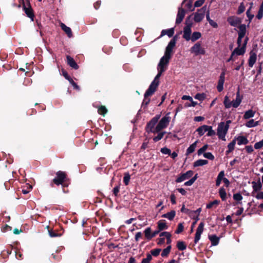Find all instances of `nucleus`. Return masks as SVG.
<instances>
[{
    "instance_id": "obj_61",
    "label": "nucleus",
    "mask_w": 263,
    "mask_h": 263,
    "mask_svg": "<svg viewBox=\"0 0 263 263\" xmlns=\"http://www.w3.org/2000/svg\"><path fill=\"white\" fill-rule=\"evenodd\" d=\"M208 133L206 134L207 136H212L215 135V132L213 130L212 127L211 126H208Z\"/></svg>"
},
{
    "instance_id": "obj_25",
    "label": "nucleus",
    "mask_w": 263,
    "mask_h": 263,
    "mask_svg": "<svg viewBox=\"0 0 263 263\" xmlns=\"http://www.w3.org/2000/svg\"><path fill=\"white\" fill-rule=\"evenodd\" d=\"M234 139H236V141H237V144L239 145H242V144H247L249 143V140L248 139L243 136H239L237 137H235Z\"/></svg>"
},
{
    "instance_id": "obj_32",
    "label": "nucleus",
    "mask_w": 263,
    "mask_h": 263,
    "mask_svg": "<svg viewBox=\"0 0 263 263\" xmlns=\"http://www.w3.org/2000/svg\"><path fill=\"white\" fill-rule=\"evenodd\" d=\"M158 229L159 231H161L164 230H166L168 228V226L166 225L165 222L164 220H161L158 222Z\"/></svg>"
},
{
    "instance_id": "obj_22",
    "label": "nucleus",
    "mask_w": 263,
    "mask_h": 263,
    "mask_svg": "<svg viewBox=\"0 0 263 263\" xmlns=\"http://www.w3.org/2000/svg\"><path fill=\"white\" fill-rule=\"evenodd\" d=\"M183 33V38L186 41H190L192 36V28H190V27L187 28L184 27Z\"/></svg>"
},
{
    "instance_id": "obj_56",
    "label": "nucleus",
    "mask_w": 263,
    "mask_h": 263,
    "mask_svg": "<svg viewBox=\"0 0 263 263\" xmlns=\"http://www.w3.org/2000/svg\"><path fill=\"white\" fill-rule=\"evenodd\" d=\"M161 251V249H155L152 250L151 251V254L152 255H153L154 256H157L160 254V252Z\"/></svg>"
},
{
    "instance_id": "obj_27",
    "label": "nucleus",
    "mask_w": 263,
    "mask_h": 263,
    "mask_svg": "<svg viewBox=\"0 0 263 263\" xmlns=\"http://www.w3.org/2000/svg\"><path fill=\"white\" fill-rule=\"evenodd\" d=\"M209 239L211 241L212 246H217L219 243L220 238L216 235H209Z\"/></svg>"
},
{
    "instance_id": "obj_41",
    "label": "nucleus",
    "mask_w": 263,
    "mask_h": 263,
    "mask_svg": "<svg viewBox=\"0 0 263 263\" xmlns=\"http://www.w3.org/2000/svg\"><path fill=\"white\" fill-rule=\"evenodd\" d=\"M158 133V135L157 136L154 137L153 138V141L155 142H157L158 141H159V140H160L161 139H162L164 135V134H166V132H159Z\"/></svg>"
},
{
    "instance_id": "obj_19",
    "label": "nucleus",
    "mask_w": 263,
    "mask_h": 263,
    "mask_svg": "<svg viewBox=\"0 0 263 263\" xmlns=\"http://www.w3.org/2000/svg\"><path fill=\"white\" fill-rule=\"evenodd\" d=\"M242 97L240 96L239 88H238L236 92V97L235 100L232 101V106L234 108L238 107L242 101Z\"/></svg>"
},
{
    "instance_id": "obj_35",
    "label": "nucleus",
    "mask_w": 263,
    "mask_h": 263,
    "mask_svg": "<svg viewBox=\"0 0 263 263\" xmlns=\"http://www.w3.org/2000/svg\"><path fill=\"white\" fill-rule=\"evenodd\" d=\"M208 163V161L207 160L199 159L194 162L193 166L194 167H196L206 165Z\"/></svg>"
},
{
    "instance_id": "obj_62",
    "label": "nucleus",
    "mask_w": 263,
    "mask_h": 263,
    "mask_svg": "<svg viewBox=\"0 0 263 263\" xmlns=\"http://www.w3.org/2000/svg\"><path fill=\"white\" fill-rule=\"evenodd\" d=\"M236 144V139H234L228 145V148L232 149L234 151L235 148V145Z\"/></svg>"
},
{
    "instance_id": "obj_31",
    "label": "nucleus",
    "mask_w": 263,
    "mask_h": 263,
    "mask_svg": "<svg viewBox=\"0 0 263 263\" xmlns=\"http://www.w3.org/2000/svg\"><path fill=\"white\" fill-rule=\"evenodd\" d=\"M48 234L51 237H60L62 235V233H59L58 230L53 229H49Z\"/></svg>"
},
{
    "instance_id": "obj_39",
    "label": "nucleus",
    "mask_w": 263,
    "mask_h": 263,
    "mask_svg": "<svg viewBox=\"0 0 263 263\" xmlns=\"http://www.w3.org/2000/svg\"><path fill=\"white\" fill-rule=\"evenodd\" d=\"M144 235L145 238L147 240H151L152 237V229L150 227H148L144 231Z\"/></svg>"
},
{
    "instance_id": "obj_46",
    "label": "nucleus",
    "mask_w": 263,
    "mask_h": 263,
    "mask_svg": "<svg viewBox=\"0 0 263 263\" xmlns=\"http://www.w3.org/2000/svg\"><path fill=\"white\" fill-rule=\"evenodd\" d=\"M245 9H246V7L244 5V3L243 2L241 3L240 4V5L238 7V10L237 11V14L239 15V14L242 13L245 11Z\"/></svg>"
},
{
    "instance_id": "obj_49",
    "label": "nucleus",
    "mask_w": 263,
    "mask_h": 263,
    "mask_svg": "<svg viewBox=\"0 0 263 263\" xmlns=\"http://www.w3.org/2000/svg\"><path fill=\"white\" fill-rule=\"evenodd\" d=\"M201 212V208H198V209H197L195 211L191 210V215H190V217H194L196 216H198V217H199V216Z\"/></svg>"
},
{
    "instance_id": "obj_33",
    "label": "nucleus",
    "mask_w": 263,
    "mask_h": 263,
    "mask_svg": "<svg viewBox=\"0 0 263 263\" xmlns=\"http://www.w3.org/2000/svg\"><path fill=\"white\" fill-rule=\"evenodd\" d=\"M198 142V141L197 140L193 144H192L186 149V155H188L195 151V149L197 146V144Z\"/></svg>"
},
{
    "instance_id": "obj_54",
    "label": "nucleus",
    "mask_w": 263,
    "mask_h": 263,
    "mask_svg": "<svg viewBox=\"0 0 263 263\" xmlns=\"http://www.w3.org/2000/svg\"><path fill=\"white\" fill-rule=\"evenodd\" d=\"M195 98L199 100V101H203L205 98V95L203 93H198L195 96Z\"/></svg>"
},
{
    "instance_id": "obj_5",
    "label": "nucleus",
    "mask_w": 263,
    "mask_h": 263,
    "mask_svg": "<svg viewBox=\"0 0 263 263\" xmlns=\"http://www.w3.org/2000/svg\"><path fill=\"white\" fill-rule=\"evenodd\" d=\"M228 125L225 126V123L224 122H221L219 123L217 132V135L219 139L225 141V137L228 133Z\"/></svg>"
},
{
    "instance_id": "obj_63",
    "label": "nucleus",
    "mask_w": 263,
    "mask_h": 263,
    "mask_svg": "<svg viewBox=\"0 0 263 263\" xmlns=\"http://www.w3.org/2000/svg\"><path fill=\"white\" fill-rule=\"evenodd\" d=\"M262 146H263V139L258 142L255 143L254 144V148L256 149H260Z\"/></svg>"
},
{
    "instance_id": "obj_52",
    "label": "nucleus",
    "mask_w": 263,
    "mask_h": 263,
    "mask_svg": "<svg viewBox=\"0 0 263 263\" xmlns=\"http://www.w3.org/2000/svg\"><path fill=\"white\" fill-rule=\"evenodd\" d=\"M208 147V144H205L203 145L201 148H200L199 149H198L197 152V154L198 156H200L202 155V154L204 153L205 151L207 149Z\"/></svg>"
},
{
    "instance_id": "obj_48",
    "label": "nucleus",
    "mask_w": 263,
    "mask_h": 263,
    "mask_svg": "<svg viewBox=\"0 0 263 263\" xmlns=\"http://www.w3.org/2000/svg\"><path fill=\"white\" fill-rule=\"evenodd\" d=\"M220 203V201L218 200H214V201L210 202L208 204H206V208L207 209H211L212 208L214 205H218Z\"/></svg>"
},
{
    "instance_id": "obj_2",
    "label": "nucleus",
    "mask_w": 263,
    "mask_h": 263,
    "mask_svg": "<svg viewBox=\"0 0 263 263\" xmlns=\"http://www.w3.org/2000/svg\"><path fill=\"white\" fill-rule=\"evenodd\" d=\"M20 3H22L23 9L25 14L30 18L31 21H33L34 17V11L31 8L29 0H20Z\"/></svg>"
},
{
    "instance_id": "obj_59",
    "label": "nucleus",
    "mask_w": 263,
    "mask_h": 263,
    "mask_svg": "<svg viewBox=\"0 0 263 263\" xmlns=\"http://www.w3.org/2000/svg\"><path fill=\"white\" fill-rule=\"evenodd\" d=\"M180 211L182 213H184L186 214L190 217V215H191V210L185 208V205L184 204H183V205L180 210Z\"/></svg>"
},
{
    "instance_id": "obj_30",
    "label": "nucleus",
    "mask_w": 263,
    "mask_h": 263,
    "mask_svg": "<svg viewBox=\"0 0 263 263\" xmlns=\"http://www.w3.org/2000/svg\"><path fill=\"white\" fill-rule=\"evenodd\" d=\"M239 29L238 35L244 37L246 33V26L245 24H240L238 26Z\"/></svg>"
},
{
    "instance_id": "obj_4",
    "label": "nucleus",
    "mask_w": 263,
    "mask_h": 263,
    "mask_svg": "<svg viewBox=\"0 0 263 263\" xmlns=\"http://www.w3.org/2000/svg\"><path fill=\"white\" fill-rule=\"evenodd\" d=\"M170 112H167L164 117H163L159 122L156 126V131H161L164 128H165L168 126L171 117L170 116Z\"/></svg>"
},
{
    "instance_id": "obj_37",
    "label": "nucleus",
    "mask_w": 263,
    "mask_h": 263,
    "mask_svg": "<svg viewBox=\"0 0 263 263\" xmlns=\"http://www.w3.org/2000/svg\"><path fill=\"white\" fill-rule=\"evenodd\" d=\"M218 193L221 200L223 201H226L227 199V193L225 189L223 187H220Z\"/></svg>"
},
{
    "instance_id": "obj_43",
    "label": "nucleus",
    "mask_w": 263,
    "mask_h": 263,
    "mask_svg": "<svg viewBox=\"0 0 263 263\" xmlns=\"http://www.w3.org/2000/svg\"><path fill=\"white\" fill-rule=\"evenodd\" d=\"M107 109L105 107V106L101 105V106H100L99 107H98V112L99 114H100L103 116H104L107 113Z\"/></svg>"
},
{
    "instance_id": "obj_58",
    "label": "nucleus",
    "mask_w": 263,
    "mask_h": 263,
    "mask_svg": "<svg viewBox=\"0 0 263 263\" xmlns=\"http://www.w3.org/2000/svg\"><path fill=\"white\" fill-rule=\"evenodd\" d=\"M183 225L182 223L178 224L177 229L175 231L176 234H180L183 231Z\"/></svg>"
},
{
    "instance_id": "obj_1",
    "label": "nucleus",
    "mask_w": 263,
    "mask_h": 263,
    "mask_svg": "<svg viewBox=\"0 0 263 263\" xmlns=\"http://www.w3.org/2000/svg\"><path fill=\"white\" fill-rule=\"evenodd\" d=\"M56 176L53 178L50 184L52 187H54V185H56L59 186L62 185L63 187V191L64 193H67V191H65V187L68 186L67 180H68L67 175L66 172L59 171L55 173Z\"/></svg>"
},
{
    "instance_id": "obj_36",
    "label": "nucleus",
    "mask_w": 263,
    "mask_h": 263,
    "mask_svg": "<svg viewBox=\"0 0 263 263\" xmlns=\"http://www.w3.org/2000/svg\"><path fill=\"white\" fill-rule=\"evenodd\" d=\"M201 37V33L200 32L195 31L192 34L191 39L190 40H191L192 42H195Z\"/></svg>"
},
{
    "instance_id": "obj_64",
    "label": "nucleus",
    "mask_w": 263,
    "mask_h": 263,
    "mask_svg": "<svg viewBox=\"0 0 263 263\" xmlns=\"http://www.w3.org/2000/svg\"><path fill=\"white\" fill-rule=\"evenodd\" d=\"M205 0H198L194 3V8L201 6L204 3Z\"/></svg>"
},
{
    "instance_id": "obj_51",
    "label": "nucleus",
    "mask_w": 263,
    "mask_h": 263,
    "mask_svg": "<svg viewBox=\"0 0 263 263\" xmlns=\"http://www.w3.org/2000/svg\"><path fill=\"white\" fill-rule=\"evenodd\" d=\"M105 245H106L108 248L111 251H113L115 248V245L114 242L110 240H109L108 242H106Z\"/></svg>"
},
{
    "instance_id": "obj_50",
    "label": "nucleus",
    "mask_w": 263,
    "mask_h": 263,
    "mask_svg": "<svg viewBox=\"0 0 263 263\" xmlns=\"http://www.w3.org/2000/svg\"><path fill=\"white\" fill-rule=\"evenodd\" d=\"M130 179V176L129 173H125L123 178V182L124 184L127 185L129 184Z\"/></svg>"
},
{
    "instance_id": "obj_17",
    "label": "nucleus",
    "mask_w": 263,
    "mask_h": 263,
    "mask_svg": "<svg viewBox=\"0 0 263 263\" xmlns=\"http://www.w3.org/2000/svg\"><path fill=\"white\" fill-rule=\"evenodd\" d=\"M176 46V43L170 41L167 46H166L164 54L172 57L173 53V49Z\"/></svg>"
},
{
    "instance_id": "obj_14",
    "label": "nucleus",
    "mask_w": 263,
    "mask_h": 263,
    "mask_svg": "<svg viewBox=\"0 0 263 263\" xmlns=\"http://www.w3.org/2000/svg\"><path fill=\"white\" fill-rule=\"evenodd\" d=\"M225 72L222 71L219 76L218 85L217 86V89L218 92H221L223 89V84L225 80Z\"/></svg>"
},
{
    "instance_id": "obj_34",
    "label": "nucleus",
    "mask_w": 263,
    "mask_h": 263,
    "mask_svg": "<svg viewBox=\"0 0 263 263\" xmlns=\"http://www.w3.org/2000/svg\"><path fill=\"white\" fill-rule=\"evenodd\" d=\"M208 125H203L199 127L197 129L196 132H198L199 136H202L206 132L208 131Z\"/></svg>"
},
{
    "instance_id": "obj_15",
    "label": "nucleus",
    "mask_w": 263,
    "mask_h": 263,
    "mask_svg": "<svg viewBox=\"0 0 263 263\" xmlns=\"http://www.w3.org/2000/svg\"><path fill=\"white\" fill-rule=\"evenodd\" d=\"M185 14V11L182 7H180L178 9V13L177 14V17L176 20V24H179L183 21Z\"/></svg>"
},
{
    "instance_id": "obj_45",
    "label": "nucleus",
    "mask_w": 263,
    "mask_h": 263,
    "mask_svg": "<svg viewBox=\"0 0 263 263\" xmlns=\"http://www.w3.org/2000/svg\"><path fill=\"white\" fill-rule=\"evenodd\" d=\"M191 16L192 15H191L186 18L185 22V26H184V27L187 28L190 27V28H192L193 26V22L191 19Z\"/></svg>"
},
{
    "instance_id": "obj_9",
    "label": "nucleus",
    "mask_w": 263,
    "mask_h": 263,
    "mask_svg": "<svg viewBox=\"0 0 263 263\" xmlns=\"http://www.w3.org/2000/svg\"><path fill=\"white\" fill-rule=\"evenodd\" d=\"M155 91L156 90H154L153 89H151L149 87H148V88L146 90L144 95V99L142 103V105L143 107H145L148 105L151 101V99L149 97L153 96Z\"/></svg>"
},
{
    "instance_id": "obj_29",
    "label": "nucleus",
    "mask_w": 263,
    "mask_h": 263,
    "mask_svg": "<svg viewBox=\"0 0 263 263\" xmlns=\"http://www.w3.org/2000/svg\"><path fill=\"white\" fill-rule=\"evenodd\" d=\"M176 215V212L174 210H172L171 212L164 214L162 215L163 218H167L170 220H172Z\"/></svg>"
},
{
    "instance_id": "obj_10",
    "label": "nucleus",
    "mask_w": 263,
    "mask_h": 263,
    "mask_svg": "<svg viewBox=\"0 0 263 263\" xmlns=\"http://www.w3.org/2000/svg\"><path fill=\"white\" fill-rule=\"evenodd\" d=\"M206 10V8L205 6L200 9H198V11L194 13V21L196 23L201 22L204 17Z\"/></svg>"
},
{
    "instance_id": "obj_21",
    "label": "nucleus",
    "mask_w": 263,
    "mask_h": 263,
    "mask_svg": "<svg viewBox=\"0 0 263 263\" xmlns=\"http://www.w3.org/2000/svg\"><path fill=\"white\" fill-rule=\"evenodd\" d=\"M67 64L74 69H78L79 68V65L74 60V59L69 55H66Z\"/></svg>"
},
{
    "instance_id": "obj_38",
    "label": "nucleus",
    "mask_w": 263,
    "mask_h": 263,
    "mask_svg": "<svg viewBox=\"0 0 263 263\" xmlns=\"http://www.w3.org/2000/svg\"><path fill=\"white\" fill-rule=\"evenodd\" d=\"M255 113V111L252 109H249L245 112L243 115V119L247 120L250 119V118H252L254 116Z\"/></svg>"
},
{
    "instance_id": "obj_47",
    "label": "nucleus",
    "mask_w": 263,
    "mask_h": 263,
    "mask_svg": "<svg viewBox=\"0 0 263 263\" xmlns=\"http://www.w3.org/2000/svg\"><path fill=\"white\" fill-rule=\"evenodd\" d=\"M191 217L194 220V221H193V222L192 223V224L191 225V233H192L193 232L194 228L195 226L196 225V224L197 223L198 221L199 220V217H198V216H196L194 217Z\"/></svg>"
},
{
    "instance_id": "obj_24",
    "label": "nucleus",
    "mask_w": 263,
    "mask_h": 263,
    "mask_svg": "<svg viewBox=\"0 0 263 263\" xmlns=\"http://www.w3.org/2000/svg\"><path fill=\"white\" fill-rule=\"evenodd\" d=\"M60 27H61V29L67 35L68 37H71L72 36L71 29L69 27H67L65 24H64L63 23H61Z\"/></svg>"
},
{
    "instance_id": "obj_40",
    "label": "nucleus",
    "mask_w": 263,
    "mask_h": 263,
    "mask_svg": "<svg viewBox=\"0 0 263 263\" xmlns=\"http://www.w3.org/2000/svg\"><path fill=\"white\" fill-rule=\"evenodd\" d=\"M172 246L168 245L166 248L163 250L161 255L163 257H167L171 250Z\"/></svg>"
},
{
    "instance_id": "obj_53",
    "label": "nucleus",
    "mask_w": 263,
    "mask_h": 263,
    "mask_svg": "<svg viewBox=\"0 0 263 263\" xmlns=\"http://www.w3.org/2000/svg\"><path fill=\"white\" fill-rule=\"evenodd\" d=\"M152 259V255L148 253L146 254V257L142 260L141 263H150L151 260Z\"/></svg>"
},
{
    "instance_id": "obj_11",
    "label": "nucleus",
    "mask_w": 263,
    "mask_h": 263,
    "mask_svg": "<svg viewBox=\"0 0 263 263\" xmlns=\"http://www.w3.org/2000/svg\"><path fill=\"white\" fill-rule=\"evenodd\" d=\"M204 223L203 222H201L195 234V239H194V243H197L199 241L200 239L201 235L202 234L203 229H204Z\"/></svg>"
},
{
    "instance_id": "obj_3",
    "label": "nucleus",
    "mask_w": 263,
    "mask_h": 263,
    "mask_svg": "<svg viewBox=\"0 0 263 263\" xmlns=\"http://www.w3.org/2000/svg\"><path fill=\"white\" fill-rule=\"evenodd\" d=\"M160 116V115H156L147 123L145 130L148 133H152L153 134H156V133L159 132V131H156L155 126L159 120Z\"/></svg>"
},
{
    "instance_id": "obj_55",
    "label": "nucleus",
    "mask_w": 263,
    "mask_h": 263,
    "mask_svg": "<svg viewBox=\"0 0 263 263\" xmlns=\"http://www.w3.org/2000/svg\"><path fill=\"white\" fill-rule=\"evenodd\" d=\"M203 156L210 160H213L215 158L214 156L210 152L203 153Z\"/></svg>"
},
{
    "instance_id": "obj_28",
    "label": "nucleus",
    "mask_w": 263,
    "mask_h": 263,
    "mask_svg": "<svg viewBox=\"0 0 263 263\" xmlns=\"http://www.w3.org/2000/svg\"><path fill=\"white\" fill-rule=\"evenodd\" d=\"M253 3L252 2L250 3V7L248 9L246 12L247 16L248 18L249 24L250 23L254 17V14L251 13V10L253 8Z\"/></svg>"
},
{
    "instance_id": "obj_13",
    "label": "nucleus",
    "mask_w": 263,
    "mask_h": 263,
    "mask_svg": "<svg viewBox=\"0 0 263 263\" xmlns=\"http://www.w3.org/2000/svg\"><path fill=\"white\" fill-rule=\"evenodd\" d=\"M227 22L231 26L233 27H237L241 23V20L238 17L235 16H231L228 17Z\"/></svg>"
},
{
    "instance_id": "obj_18",
    "label": "nucleus",
    "mask_w": 263,
    "mask_h": 263,
    "mask_svg": "<svg viewBox=\"0 0 263 263\" xmlns=\"http://www.w3.org/2000/svg\"><path fill=\"white\" fill-rule=\"evenodd\" d=\"M252 187L253 191L251 193V195L252 196H254V194L256 192H257L261 190L262 188V184L260 182V179H259L258 181L256 182L255 181H253L252 182Z\"/></svg>"
},
{
    "instance_id": "obj_57",
    "label": "nucleus",
    "mask_w": 263,
    "mask_h": 263,
    "mask_svg": "<svg viewBox=\"0 0 263 263\" xmlns=\"http://www.w3.org/2000/svg\"><path fill=\"white\" fill-rule=\"evenodd\" d=\"M233 199L234 200L239 202L242 199V196L240 193H237L233 195Z\"/></svg>"
},
{
    "instance_id": "obj_44",
    "label": "nucleus",
    "mask_w": 263,
    "mask_h": 263,
    "mask_svg": "<svg viewBox=\"0 0 263 263\" xmlns=\"http://www.w3.org/2000/svg\"><path fill=\"white\" fill-rule=\"evenodd\" d=\"M232 102L230 101L229 97L226 96L224 98L223 104L226 108H230L232 106Z\"/></svg>"
},
{
    "instance_id": "obj_60",
    "label": "nucleus",
    "mask_w": 263,
    "mask_h": 263,
    "mask_svg": "<svg viewBox=\"0 0 263 263\" xmlns=\"http://www.w3.org/2000/svg\"><path fill=\"white\" fill-rule=\"evenodd\" d=\"M160 152L163 154L168 155L170 156L171 155V151L170 149L168 148L167 147H164L161 148Z\"/></svg>"
},
{
    "instance_id": "obj_7",
    "label": "nucleus",
    "mask_w": 263,
    "mask_h": 263,
    "mask_svg": "<svg viewBox=\"0 0 263 263\" xmlns=\"http://www.w3.org/2000/svg\"><path fill=\"white\" fill-rule=\"evenodd\" d=\"M191 52L196 55H204L205 54V50L204 48L201 47L200 42H197L191 48Z\"/></svg>"
},
{
    "instance_id": "obj_16",
    "label": "nucleus",
    "mask_w": 263,
    "mask_h": 263,
    "mask_svg": "<svg viewBox=\"0 0 263 263\" xmlns=\"http://www.w3.org/2000/svg\"><path fill=\"white\" fill-rule=\"evenodd\" d=\"M62 74L64 78L67 80L69 83L73 86L74 89L80 90V88L79 85L72 80V79L68 75L67 71L64 70H62Z\"/></svg>"
},
{
    "instance_id": "obj_20",
    "label": "nucleus",
    "mask_w": 263,
    "mask_h": 263,
    "mask_svg": "<svg viewBox=\"0 0 263 263\" xmlns=\"http://www.w3.org/2000/svg\"><path fill=\"white\" fill-rule=\"evenodd\" d=\"M249 54L250 57L248 60V65L250 67H252L256 61L257 55L253 50H251Z\"/></svg>"
},
{
    "instance_id": "obj_23",
    "label": "nucleus",
    "mask_w": 263,
    "mask_h": 263,
    "mask_svg": "<svg viewBox=\"0 0 263 263\" xmlns=\"http://www.w3.org/2000/svg\"><path fill=\"white\" fill-rule=\"evenodd\" d=\"M174 34V28H171L168 29H163L161 31V35L159 37H161L165 35H167L169 37H172Z\"/></svg>"
},
{
    "instance_id": "obj_12",
    "label": "nucleus",
    "mask_w": 263,
    "mask_h": 263,
    "mask_svg": "<svg viewBox=\"0 0 263 263\" xmlns=\"http://www.w3.org/2000/svg\"><path fill=\"white\" fill-rule=\"evenodd\" d=\"M193 174L194 172L193 171H188L185 173L180 174V175L176 179L175 181L177 183L181 182L185 179H187L191 178L193 175Z\"/></svg>"
},
{
    "instance_id": "obj_26",
    "label": "nucleus",
    "mask_w": 263,
    "mask_h": 263,
    "mask_svg": "<svg viewBox=\"0 0 263 263\" xmlns=\"http://www.w3.org/2000/svg\"><path fill=\"white\" fill-rule=\"evenodd\" d=\"M246 51V48L243 46L236 47L232 52L233 54L236 55H243Z\"/></svg>"
},
{
    "instance_id": "obj_8",
    "label": "nucleus",
    "mask_w": 263,
    "mask_h": 263,
    "mask_svg": "<svg viewBox=\"0 0 263 263\" xmlns=\"http://www.w3.org/2000/svg\"><path fill=\"white\" fill-rule=\"evenodd\" d=\"M157 70H158L157 74L155 77L154 80L152 81V82L151 83V84H150V85L149 86V87L151 88V89H153L154 90H155L156 91V90L159 85V83H160V81H159L160 77L161 76L162 73L165 71L164 70L159 69H157Z\"/></svg>"
},
{
    "instance_id": "obj_42",
    "label": "nucleus",
    "mask_w": 263,
    "mask_h": 263,
    "mask_svg": "<svg viewBox=\"0 0 263 263\" xmlns=\"http://www.w3.org/2000/svg\"><path fill=\"white\" fill-rule=\"evenodd\" d=\"M177 247L180 251H183L186 249V245L184 241H178L177 243Z\"/></svg>"
},
{
    "instance_id": "obj_6",
    "label": "nucleus",
    "mask_w": 263,
    "mask_h": 263,
    "mask_svg": "<svg viewBox=\"0 0 263 263\" xmlns=\"http://www.w3.org/2000/svg\"><path fill=\"white\" fill-rule=\"evenodd\" d=\"M171 58L172 57L164 54V55L160 59L158 64L157 69L165 71L167 69V66Z\"/></svg>"
}]
</instances>
